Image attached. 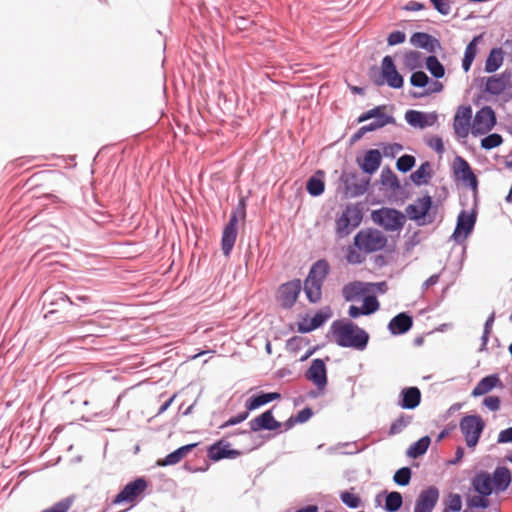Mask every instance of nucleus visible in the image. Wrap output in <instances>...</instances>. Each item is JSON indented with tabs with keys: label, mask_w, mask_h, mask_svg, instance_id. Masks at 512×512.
I'll use <instances>...</instances> for the list:
<instances>
[{
	"label": "nucleus",
	"mask_w": 512,
	"mask_h": 512,
	"mask_svg": "<svg viewBox=\"0 0 512 512\" xmlns=\"http://www.w3.org/2000/svg\"><path fill=\"white\" fill-rule=\"evenodd\" d=\"M369 119H374L371 123L364 125L363 130H367V132L375 131L379 128L384 127L387 124H394L395 118L391 115H386L382 113L381 107H375L365 113H363L359 118L358 122H364Z\"/></svg>",
	"instance_id": "10"
},
{
	"label": "nucleus",
	"mask_w": 512,
	"mask_h": 512,
	"mask_svg": "<svg viewBox=\"0 0 512 512\" xmlns=\"http://www.w3.org/2000/svg\"><path fill=\"white\" fill-rule=\"evenodd\" d=\"M387 244L385 234L373 228L361 229L354 236V246L365 254L382 250Z\"/></svg>",
	"instance_id": "4"
},
{
	"label": "nucleus",
	"mask_w": 512,
	"mask_h": 512,
	"mask_svg": "<svg viewBox=\"0 0 512 512\" xmlns=\"http://www.w3.org/2000/svg\"><path fill=\"white\" fill-rule=\"evenodd\" d=\"M324 182L315 176H312L308 179L306 184V189L308 193L312 196H319L324 192Z\"/></svg>",
	"instance_id": "41"
},
{
	"label": "nucleus",
	"mask_w": 512,
	"mask_h": 512,
	"mask_svg": "<svg viewBox=\"0 0 512 512\" xmlns=\"http://www.w3.org/2000/svg\"><path fill=\"white\" fill-rule=\"evenodd\" d=\"M455 175L472 188L477 187V178L469 163L462 157L457 156L453 163Z\"/></svg>",
	"instance_id": "21"
},
{
	"label": "nucleus",
	"mask_w": 512,
	"mask_h": 512,
	"mask_svg": "<svg viewBox=\"0 0 512 512\" xmlns=\"http://www.w3.org/2000/svg\"><path fill=\"white\" fill-rule=\"evenodd\" d=\"M410 83L414 87L423 88L429 83V78L423 71H416L412 73Z\"/></svg>",
	"instance_id": "49"
},
{
	"label": "nucleus",
	"mask_w": 512,
	"mask_h": 512,
	"mask_svg": "<svg viewBox=\"0 0 512 512\" xmlns=\"http://www.w3.org/2000/svg\"><path fill=\"white\" fill-rule=\"evenodd\" d=\"M248 415H249V411L248 410L245 411V412L239 413L238 415H236L234 417H231L224 424H222L221 428H225V427H228V426H233V425L239 424V423L243 422L244 420H246Z\"/></svg>",
	"instance_id": "55"
},
{
	"label": "nucleus",
	"mask_w": 512,
	"mask_h": 512,
	"mask_svg": "<svg viewBox=\"0 0 512 512\" xmlns=\"http://www.w3.org/2000/svg\"><path fill=\"white\" fill-rule=\"evenodd\" d=\"M472 108L470 106L458 107L453 121V129L458 138H466L471 129Z\"/></svg>",
	"instance_id": "12"
},
{
	"label": "nucleus",
	"mask_w": 512,
	"mask_h": 512,
	"mask_svg": "<svg viewBox=\"0 0 512 512\" xmlns=\"http://www.w3.org/2000/svg\"><path fill=\"white\" fill-rule=\"evenodd\" d=\"M511 80V72L504 71L487 78L485 91L492 95H500L507 88Z\"/></svg>",
	"instance_id": "22"
},
{
	"label": "nucleus",
	"mask_w": 512,
	"mask_h": 512,
	"mask_svg": "<svg viewBox=\"0 0 512 512\" xmlns=\"http://www.w3.org/2000/svg\"><path fill=\"white\" fill-rule=\"evenodd\" d=\"M146 488V480L144 478H137L125 485L124 488L117 494L113 502L115 504L133 502L140 494L145 491Z\"/></svg>",
	"instance_id": "13"
},
{
	"label": "nucleus",
	"mask_w": 512,
	"mask_h": 512,
	"mask_svg": "<svg viewBox=\"0 0 512 512\" xmlns=\"http://www.w3.org/2000/svg\"><path fill=\"white\" fill-rule=\"evenodd\" d=\"M411 422V417L408 415H402L397 418L390 427L389 433L394 435L400 433L404 428H406Z\"/></svg>",
	"instance_id": "45"
},
{
	"label": "nucleus",
	"mask_w": 512,
	"mask_h": 512,
	"mask_svg": "<svg viewBox=\"0 0 512 512\" xmlns=\"http://www.w3.org/2000/svg\"><path fill=\"white\" fill-rule=\"evenodd\" d=\"M302 289L301 281L296 279L280 286L278 300L283 308H291Z\"/></svg>",
	"instance_id": "14"
},
{
	"label": "nucleus",
	"mask_w": 512,
	"mask_h": 512,
	"mask_svg": "<svg viewBox=\"0 0 512 512\" xmlns=\"http://www.w3.org/2000/svg\"><path fill=\"white\" fill-rule=\"evenodd\" d=\"M306 378L313 382L319 390H324L327 385V370L322 359H313L306 372Z\"/></svg>",
	"instance_id": "16"
},
{
	"label": "nucleus",
	"mask_w": 512,
	"mask_h": 512,
	"mask_svg": "<svg viewBox=\"0 0 512 512\" xmlns=\"http://www.w3.org/2000/svg\"><path fill=\"white\" fill-rule=\"evenodd\" d=\"M443 89V85L442 83L438 82V81H434L428 88L427 90V94H431V93H438L440 91H442Z\"/></svg>",
	"instance_id": "63"
},
{
	"label": "nucleus",
	"mask_w": 512,
	"mask_h": 512,
	"mask_svg": "<svg viewBox=\"0 0 512 512\" xmlns=\"http://www.w3.org/2000/svg\"><path fill=\"white\" fill-rule=\"evenodd\" d=\"M412 325V317L402 312L390 320L388 329L392 335H401L408 332Z\"/></svg>",
	"instance_id": "24"
},
{
	"label": "nucleus",
	"mask_w": 512,
	"mask_h": 512,
	"mask_svg": "<svg viewBox=\"0 0 512 512\" xmlns=\"http://www.w3.org/2000/svg\"><path fill=\"white\" fill-rule=\"evenodd\" d=\"M229 446V443L225 442L224 440H220L209 447L208 456L210 459L218 461L224 458H234L240 455L239 451L229 449Z\"/></svg>",
	"instance_id": "25"
},
{
	"label": "nucleus",
	"mask_w": 512,
	"mask_h": 512,
	"mask_svg": "<svg viewBox=\"0 0 512 512\" xmlns=\"http://www.w3.org/2000/svg\"><path fill=\"white\" fill-rule=\"evenodd\" d=\"M434 8L442 15H448L451 12L450 2L448 0H433Z\"/></svg>",
	"instance_id": "54"
},
{
	"label": "nucleus",
	"mask_w": 512,
	"mask_h": 512,
	"mask_svg": "<svg viewBox=\"0 0 512 512\" xmlns=\"http://www.w3.org/2000/svg\"><path fill=\"white\" fill-rule=\"evenodd\" d=\"M330 331L334 342L340 347L358 351H363L367 347L369 334L349 320L334 321Z\"/></svg>",
	"instance_id": "1"
},
{
	"label": "nucleus",
	"mask_w": 512,
	"mask_h": 512,
	"mask_svg": "<svg viewBox=\"0 0 512 512\" xmlns=\"http://www.w3.org/2000/svg\"><path fill=\"white\" fill-rule=\"evenodd\" d=\"M483 405L490 411L496 412L501 407V401L498 396H487L483 400Z\"/></svg>",
	"instance_id": "52"
},
{
	"label": "nucleus",
	"mask_w": 512,
	"mask_h": 512,
	"mask_svg": "<svg viewBox=\"0 0 512 512\" xmlns=\"http://www.w3.org/2000/svg\"><path fill=\"white\" fill-rule=\"evenodd\" d=\"M238 216L233 213L224 227L221 239V249L224 256L228 257L234 247L237 238Z\"/></svg>",
	"instance_id": "15"
},
{
	"label": "nucleus",
	"mask_w": 512,
	"mask_h": 512,
	"mask_svg": "<svg viewBox=\"0 0 512 512\" xmlns=\"http://www.w3.org/2000/svg\"><path fill=\"white\" fill-rule=\"evenodd\" d=\"M491 478L495 492L505 491L511 483V474L509 469L506 467H497L493 472V477Z\"/></svg>",
	"instance_id": "29"
},
{
	"label": "nucleus",
	"mask_w": 512,
	"mask_h": 512,
	"mask_svg": "<svg viewBox=\"0 0 512 512\" xmlns=\"http://www.w3.org/2000/svg\"><path fill=\"white\" fill-rule=\"evenodd\" d=\"M503 61L504 57L502 49L493 48L485 61V71L487 73H493L497 71L502 66Z\"/></svg>",
	"instance_id": "33"
},
{
	"label": "nucleus",
	"mask_w": 512,
	"mask_h": 512,
	"mask_svg": "<svg viewBox=\"0 0 512 512\" xmlns=\"http://www.w3.org/2000/svg\"><path fill=\"white\" fill-rule=\"evenodd\" d=\"M366 292L364 283L354 281L346 284L342 289V296L346 301H354Z\"/></svg>",
	"instance_id": "32"
},
{
	"label": "nucleus",
	"mask_w": 512,
	"mask_h": 512,
	"mask_svg": "<svg viewBox=\"0 0 512 512\" xmlns=\"http://www.w3.org/2000/svg\"><path fill=\"white\" fill-rule=\"evenodd\" d=\"M332 317L330 307L320 309L312 318H304L298 323V331L301 333H309L321 327L328 319Z\"/></svg>",
	"instance_id": "18"
},
{
	"label": "nucleus",
	"mask_w": 512,
	"mask_h": 512,
	"mask_svg": "<svg viewBox=\"0 0 512 512\" xmlns=\"http://www.w3.org/2000/svg\"><path fill=\"white\" fill-rule=\"evenodd\" d=\"M440 275L439 274H433L430 276L423 284H422V290L425 291L429 287L436 285L439 282Z\"/></svg>",
	"instance_id": "60"
},
{
	"label": "nucleus",
	"mask_w": 512,
	"mask_h": 512,
	"mask_svg": "<svg viewBox=\"0 0 512 512\" xmlns=\"http://www.w3.org/2000/svg\"><path fill=\"white\" fill-rule=\"evenodd\" d=\"M406 35L402 31H393L389 34L387 42L389 46L401 44L405 41Z\"/></svg>",
	"instance_id": "53"
},
{
	"label": "nucleus",
	"mask_w": 512,
	"mask_h": 512,
	"mask_svg": "<svg viewBox=\"0 0 512 512\" xmlns=\"http://www.w3.org/2000/svg\"><path fill=\"white\" fill-rule=\"evenodd\" d=\"M381 164V154L377 149H371L366 152L361 168L368 174H373L378 170Z\"/></svg>",
	"instance_id": "31"
},
{
	"label": "nucleus",
	"mask_w": 512,
	"mask_h": 512,
	"mask_svg": "<svg viewBox=\"0 0 512 512\" xmlns=\"http://www.w3.org/2000/svg\"><path fill=\"white\" fill-rule=\"evenodd\" d=\"M410 42L412 45H414L416 47L424 48L429 51H432L433 43L435 42V39L427 33L416 32L411 36Z\"/></svg>",
	"instance_id": "35"
},
{
	"label": "nucleus",
	"mask_w": 512,
	"mask_h": 512,
	"mask_svg": "<svg viewBox=\"0 0 512 512\" xmlns=\"http://www.w3.org/2000/svg\"><path fill=\"white\" fill-rule=\"evenodd\" d=\"M494 321H495V312H492L490 314V316L487 318L485 324H484V330L485 331V334H490L491 333V329H492V326L494 324Z\"/></svg>",
	"instance_id": "61"
},
{
	"label": "nucleus",
	"mask_w": 512,
	"mask_h": 512,
	"mask_svg": "<svg viewBox=\"0 0 512 512\" xmlns=\"http://www.w3.org/2000/svg\"><path fill=\"white\" fill-rule=\"evenodd\" d=\"M196 443L184 445L175 451L168 454L164 459L158 460V466H170L179 463L183 457H185L189 452H191L195 447Z\"/></svg>",
	"instance_id": "28"
},
{
	"label": "nucleus",
	"mask_w": 512,
	"mask_h": 512,
	"mask_svg": "<svg viewBox=\"0 0 512 512\" xmlns=\"http://www.w3.org/2000/svg\"><path fill=\"white\" fill-rule=\"evenodd\" d=\"M503 383L498 374H491L482 378L471 392L472 397H479L492 391L494 388H502Z\"/></svg>",
	"instance_id": "23"
},
{
	"label": "nucleus",
	"mask_w": 512,
	"mask_h": 512,
	"mask_svg": "<svg viewBox=\"0 0 512 512\" xmlns=\"http://www.w3.org/2000/svg\"><path fill=\"white\" fill-rule=\"evenodd\" d=\"M71 505L72 500L70 498H65L55 503L53 506L42 510L41 512H68Z\"/></svg>",
	"instance_id": "50"
},
{
	"label": "nucleus",
	"mask_w": 512,
	"mask_h": 512,
	"mask_svg": "<svg viewBox=\"0 0 512 512\" xmlns=\"http://www.w3.org/2000/svg\"><path fill=\"white\" fill-rule=\"evenodd\" d=\"M476 222V215L462 210L458 217L452 239L457 243H462L473 231Z\"/></svg>",
	"instance_id": "11"
},
{
	"label": "nucleus",
	"mask_w": 512,
	"mask_h": 512,
	"mask_svg": "<svg viewBox=\"0 0 512 512\" xmlns=\"http://www.w3.org/2000/svg\"><path fill=\"white\" fill-rule=\"evenodd\" d=\"M428 145L434 149L436 152L438 153H443L444 151V145H443V141L441 138L439 137H434L432 138L429 142H428Z\"/></svg>",
	"instance_id": "59"
},
{
	"label": "nucleus",
	"mask_w": 512,
	"mask_h": 512,
	"mask_svg": "<svg viewBox=\"0 0 512 512\" xmlns=\"http://www.w3.org/2000/svg\"><path fill=\"white\" fill-rule=\"evenodd\" d=\"M503 142L502 136L497 133L487 135L481 140V147L485 150H490L498 147Z\"/></svg>",
	"instance_id": "43"
},
{
	"label": "nucleus",
	"mask_w": 512,
	"mask_h": 512,
	"mask_svg": "<svg viewBox=\"0 0 512 512\" xmlns=\"http://www.w3.org/2000/svg\"><path fill=\"white\" fill-rule=\"evenodd\" d=\"M403 150V146L398 143L389 144L384 147L385 156H395Z\"/></svg>",
	"instance_id": "56"
},
{
	"label": "nucleus",
	"mask_w": 512,
	"mask_h": 512,
	"mask_svg": "<svg viewBox=\"0 0 512 512\" xmlns=\"http://www.w3.org/2000/svg\"><path fill=\"white\" fill-rule=\"evenodd\" d=\"M462 508V500L459 494H450L448 506L444 512L452 511L459 512Z\"/></svg>",
	"instance_id": "51"
},
{
	"label": "nucleus",
	"mask_w": 512,
	"mask_h": 512,
	"mask_svg": "<svg viewBox=\"0 0 512 512\" xmlns=\"http://www.w3.org/2000/svg\"><path fill=\"white\" fill-rule=\"evenodd\" d=\"M403 504L401 493L392 491L386 495L385 510L387 512H397Z\"/></svg>",
	"instance_id": "38"
},
{
	"label": "nucleus",
	"mask_w": 512,
	"mask_h": 512,
	"mask_svg": "<svg viewBox=\"0 0 512 512\" xmlns=\"http://www.w3.org/2000/svg\"><path fill=\"white\" fill-rule=\"evenodd\" d=\"M405 120L414 128L425 129L437 122V114L434 112L425 113L417 110H408L405 113Z\"/></svg>",
	"instance_id": "19"
},
{
	"label": "nucleus",
	"mask_w": 512,
	"mask_h": 512,
	"mask_svg": "<svg viewBox=\"0 0 512 512\" xmlns=\"http://www.w3.org/2000/svg\"><path fill=\"white\" fill-rule=\"evenodd\" d=\"M479 37H474L472 41L468 43L465 48L464 57L462 60V68L465 72H468L477 54V44Z\"/></svg>",
	"instance_id": "34"
},
{
	"label": "nucleus",
	"mask_w": 512,
	"mask_h": 512,
	"mask_svg": "<svg viewBox=\"0 0 512 512\" xmlns=\"http://www.w3.org/2000/svg\"><path fill=\"white\" fill-rule=\"evenodd\" d=\"M426 68L437 79L442 78L445 74L444 66L434 55L426 58Z\"/></svg>",
	"instance_id": "39"
},
{
	"label": "nucleus",
	"mask_w": 512,
	"mask_h": 512,
	"mask_svg": "<svg viewBox=\"0 0 512 512\" xmlns=\"http://www.w3.org/2000/svg\"><path fill=\"white\" fill-rule=\"evenodd\" d=\"M439 499V491L436 487H428L419 494L414 507V512H432Z\"/></svg>",
	"instance_id": "17"
},
{
	"label": "nucleus",
	"mask_w": 512,
	"mask_h": 512,
	"mask_svg": "<svg viewBox=\"0 0 512 512\" xmlns=\"http://www.w3.org/2000/svg\"><path fill=\"white\" fill-rule=\"evenodd\" d=\"M345 258L349 264H361L365 261V253H363V251L358 250L357 247H355L353 244L347 248Z\"/></svg>",
	"instance_id": "42"
},
{
	"label": "nucleus",
	"mask_w": 512,
	"mask_h": 512,
	"mask_svg": "<svg viewBox=\"0 0 512 512\" xmlns=\"http://www.w3.org/2000/svg\"><path fill=\"white\" fill-rule=\"evenodd\" d=\"M281 397L278 392L260 393L258 395L251 396L245 403V407L248 411H253L269 402H272Z\"/></svg>",
	"instance_id": "30"
},
{
	"label": "nucleus",
	"mask_w": 512,
	"mask_h": 512,
	"mask_svg": "<svg viewBox=\"0 0 512 512\" xmlns=\"http://www.w3.org/2000/svg\"><path fill=\"white\" fill-rule=\"evenodd\" d=\"M415 165V158L412 155H403L398 158L396 167L401 172L410 171Z\"/></svg>",
	"instance_id": "46"
},
{
	"label": "nucleus",
	"mask_w": 512,
	"mask_h": 512,
	"mask_svg": "<svg viewBox=\"0 0 512 512\" xmlns=\"http://www.w3.org/2000/svg\"><path fill=\"white\" fill-rule=\"evenodd\" d=\"M393 480L400 486L408 485L411 480V469L409 467L398 469L393 476Z\"/></svg>",
	"instance_id": "44"
},
{
	"label": "nucleus",
	"mask_w": 512,
	"mask_h": 512,
	"mask_svg": "<svg viewBox=\"0 0 512 512\" xmlns=\"http://www.w3.org/2000/svg\"><path fill=\"white\" fill-rule=\"evenodd\" d=\"M176 398V394L172 395L166 402H164L160 408H159V411H158V414H162L164 413L170 406L171 404L173 403V401L175 400Z\"/></svg>",
	"instance_id": "64"
},
{
	"label": "nucleus",
	"mask_w": 512,
	"mask_h": 512,
	"mask_svg": "<svg viewBox=\"0 0 512 512\" xmlns=\"http://www.w3.org/2000/svg\"><path fill=\"white\" fill-rule=\"evenodd\" d=\"M341 501L348 506L349 508L356 509L360 506L361 500L360 498L348 491H344L340 494Z\"/></svg>",
	"instance_id": "47"
},
{
	"label": "nucleus",
	"mask_w": 512,
	"mask_h": 512,
	"mask_svg": "<svg viewBox=\"0 0 512 512\" xmlns=\"http://www.w3.org/2000/svg\"><path fill=\"white\" fill-rule=\"evenodd\" d=\"M312 415L313 412L310 408H304L298 413V415L295 418V421L298 423H304L308 421L312 417Z\"/></svg>",
	"instance_id": "58"
},
{
	"label": "nucleus",
	"mask_w": 512,
	"mask_h": 512,
	"mask_svg": "<svg viewBox=\"0 0 512 512\" xmlns=\"http://www.w3.org/2000/svg\"><path fill=\"white\" fill-rule=\"evenodd\" d=\"M364 315H370L379 309V302L375 296H366L362 306Z\"/></svg>",
	"instance_id": "48"
},
{
	"label": "nucleus",
	"mask_w": 512,
	"mask_h": 512,
	"mask_svg": "<svg viewBox=\"0 0 512 512\" xmlns=\"http://www.w3.org/2000/svg\"><path fill=\"white\" fill-rule=\"evenodd\" d=\"M459 428L465 437L466 445L472 448L479 442L485 423L479 415H468L461 419Z\"/></svg>",
	"instance_id": "7"
},
{
	"label": "nucleus",
	"mask_w": 512,
	"mask_h": 512,
	"mask_svg": "<svg viewBox=\"0 0 512 512\" xmlns=\"http://www.w3.org/2000/svg\"><path fill=\"white\" fill-rule=\"evenodd\" d=\"M496 124V116L493 109L489 106H484L480 110H478L474 116L471 133L474 136L484 135Z\"/></svg>",
	"instance_id": "8"
},
{
	"label": "nucleus",
	"mask_w": 512,
	"mask_h": 512,
	"mask_svg": "<svg viewBox=\"0 0 512 512\" xmlns=\"http://www.w3.org/2000/svg\"><path fill=\"white\" fill-rule=\"evenodd\" d=\"M329 273V264L326 260L316 261L304 282V292L311 303H317L322 297V285Z\"/></svg>",
	"instance_id": "2"
},
{
	"label": "nucleus",
	"mask_w": 512,
	"mask_h": 512,
	"mask_svg": "<svg viewBox=\"0 0 512 512\" xmlns=\"http://www.w3.org/2000/svg\"><path fill=\"white\" fill-rule=\"evenodd\" d=\"M382 80H375L377 85H387L391 88L399 89L403 86V77L399 74L391 56L387 55L381 62Z\"/></svg>",
	"instance_id": "9"
},
{
	"label": "nucleus",
	"mask_w": 512,
	"mask_h": 512,
	"mask_svg": "<svg viewBox=\"0 0 512 512\" xmlns=\"http://www.w3.org/2000/svg\"><path fill=\"white\" fill-rule=\"evenodd\" d=\"M467 507L470 509H486L490 505L487 495H472L467 498Z\"/></svg>",
	"instance_id": "40"
},
{
	"label": "nucleus",
	"mask_w": 512,
	"mask_h": 512,
	"mask_svg": "<svg viewBox=\"0 0 512 512\" xmlns=\"http://www.w3.org/2000/svg\"><path fill=\"white\" fill-rule=\"evenodd\" d=\"M430 442L431 440L429 436L420 438L409 447L407 450V456L417 458L423 455L428 450Z\"/></svg>",
	"instance_id": "36"
},
{
	"label": "nucleus",
	"mask_w": 512,
	"mask_h": 512,
	"mask_svg": "<svg viewBox=\"0 0 512 512\" xmlns=\"http://www.w3.org/2000/svg\"><path fill=\"white\" fill-rule=\"evenodd\" d=\"M472 487L478 494L487 496H490L495 491L492 478L486 472H481L472 479Z\"/></svg>",
	"instance_id": "26"
},
{
	"label": "nucleus",
	"mask_w": 512,
	"mask_h": 512,
	"mask_svg": "<svg viewBox=\"0 0 512 512\" xmlns=\"http://www.w3.org/2000/svg\"><path fill=\"white\" fill-rule=\"evenodd\" d=\"M498 443H512V427L502 430L498 434Z\"/></svg>",
	"instance_id": "57"
},
{
	"label": "nucleus",
	"mask_w": 512,
	"mask_h": 512,
	"mask_svg": "<svg viewBox=\"0 0 512 512\" xmlns=\"http://www.w3.org/2000/svg\"><path fill=\"white\" fill-rule=\"evenodd\" d=\"M363 211L358 204H347L335 220V235L337 238L349 236L362 222Z\"/></svg>",
	"instance_id": "3"
},
{
	"label": "nucleus",
	"mask_w": 512,
	"mask_h": 512,
	"mask_svg": "<svg viewBox=\"0 0 512 512\" xmlns=\"http://www.w3.org/2000/svg\"><path fill=\"white\" fill-rule=\"evenodd\" d=\"M431 208L432 198L429 195H425L409 204L405 212L407 217L415 221L417 225L425 226L433 223L435 220V216L430 212Z\"/></svg>",
	"instance_id": "5"
},
{
	"label": "nucleus",
	"mask_w": 512,
	"mask_h": 512,
	"mask_svg": "<svg viewBox=\"0 0 512 512\" xmlns=\"http://www.w3.org/2000/svg\"><path fill=\"white\" fill-rule=\"evenodd\" d=\"M431 177L430 174V163L424 162L422 163L417 170H415L410 178L412 182L416 185L426 184Z\"/></svg>",
	"instance_id": "37"
},
{
	"label": "nucleus",
	"mask_w": 512,
	"mask_h": 512,
	"mask_svg": "<svg viewBox=\"0 0 512 512\" xmlns=\"http://www.w3.org/2000/svg\"><path fill=\"white\" fill-rule=\"evenodd\" d=\"M348 315L351 318H358L360 315H364V312H363L362 307L360 308V307L352 305L349 307Z\"/></svg>",
	"instance_id": "62"
},
{
	"label": "nucleus",
	"mask_w": 512,
	"mask_h": 512,
	"mask_svg": "<svg viewBox=\"0 0 512 512\" xmlns=\"http://www.w3.org/2000/svg\"><path fill=\"white\" fill-rule=\"evenodd\" d=\"M251 431L258 432L260 430L274 431L281 428L282 424L275 420L271 410L263 412L261 415L253 418L249 422Z\"/></svg>",
	"instance_id": "20"
},
{
	"label": "nucleus",
	"mask_w": 512,
	"mask_h": 512,
	"mask_svg": "<svg viewBox=\"0 0 512 512\" xmlns=\"http://www.w3.org/2000/svg\"><path fill=\"white\" fill-rule=\"evenodd\" d=\"M374 223L380 225L387 231L401 230L405 224V215L393 208H381L371 214Z\"/></svg>",
	"instance_id": "6"
},
{
	"label": "nucleus",
	"mask_w": 512,
	"mask_h": 512,
	"mask_svg": "<svg viewBox=\"0 0 512 512\" xmlns=\"http://www.w3.org/2000/svg\"><path fill=\"white\" fill-rule=\"evenodd\" d=\"M421 401V392L417 387L404 388L401 391L400 406L404 409H414Z\"/></svg>",
	"instance_id": "27"
}]
</instances>
